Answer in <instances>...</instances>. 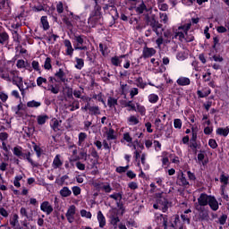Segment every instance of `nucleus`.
Instances as JSON below:
<instances>
[{
    "label": "nucleus",
    "mask_w": 229,
    "mask_h": 229,
    "mask_svg": "<svg viewBox=\"0 0 229 229\" xmlns=\"http://www.w3.org/2000/svg\"><path fill=\"white\" fill-rule=\"evenodd\" d=\"M40 105H42V103H40L38 101H35V100H31L27 103V106L29 108H38V106H40Z\"/></svg>",
    "instance_id": "nucleus-37"
},
{
    "label": "nucleus",
    "mask_w": 229,
    "mask_h": 229,
    "mask_svg": "<svg viewBox=\"0 0 229 229\" xmlns=\"http://www.w3.org/2000/svg\"><path fill=\"white\" fill-rule=\"evenodd\" d=\"M137 13H142L143 12H146V4L142 3L136 8Z\"/></svg>",
    "instance_id": "nucleus-50"
},
{
    "label": "nucleus",
    "mask_w": 229,
    "mask_h": 229,
    "mask_svg": "<svg viewBox=\"0 0 229 229\" xmlns=\"http://www.w3.org/2000/svg\"><path fill=\"white\" fill-rule=\"evenodd\" d=\"M55 76L59 80V81H62V83H65V81H67V79L65 78V72L64 70H62V68H60L58 72H55Z\"/></svg>",
    "instance_id": "nucleus-19"
},
{
    "label": "nucleus",
    "mask_w": 229,
    "mask_h": 229,
    "mask_svg": "<svg viewBox=\"0 0 229 229\" xmlns=\"http://www.w3.org/2000/svg\"><path fill=\"white\" fill-rule=\"evenodd\" d=\"M89 114L91 115H99V114H101V111L99 110V106H93L89 107Z\"/></svg>",
    "instance_id": "nucleus-35"
},
{
    "label": "nucleus",
    "mask_w": 229,
    "mask_h": 229,
    "mask_svg": "<svg viewBox=\"0 0 229 229\" xmlns=\"http://www.w3.org/2000/svg\"><path fill=\"white\" fill-rule=\"evenodd\" d=\"M75 62H76L75 69L81 71L82 67H85V62L83 61V59L80 57H76Z\"/></svg>",
    "instance_id": "nucleus-29"
},
{
    "label": "nucleus",
    "mask_w": 229,
    "mask_h": 229,
    "mask_svg": "<svg viewBox=\"0 0 229 229\" xmlns=\"http://www.w3.org/2000/svg\"><path fill=\"white\" fill-rule=\"evenodd\" d=\"M158 99H159V98H158V95H157V94L148 95L149 103H152V104L157 103Z\"/></svg>",
    "instance_id": "nucleus-41"
},
{
    "label": "nucleus",
    "mask_w": 229,
    "mask_h": 229,
    "mask_svg": "<svg viewBox=\"0 0 229 229\" xmlns=\"http://www.w3.org/2000/svg\"><path fill=\"white\" fill-rule=\"evenodd\" d=\"M64 46L66 47V55L68 56H72V54L74 53V48H72V44L71 43V40L65 39Z\"/></svg>",
    "instance_id": "nucleus-15"
},
{
    "label": "nucleus",
    "mask_w": 229,
    "mask_h": 229,
    "mask_svg": "<svg viewBox=\"0 0 229 229\" xmlns=\"http://www.w3.org/2000/svg\"><path fill=\"white\" fill-rule=\"evenodd\" d=\"M40 210L45 212L47 216H49L53 212V206L49 203V201H44L40 205Z\"/></svg>",
    "instance_id": "nucleus-7"
},
{
    "label": "nucleus",
    "mask_w": 229,
    "mask_h": 229,
    "mask_svg": "<svg viewBox=\"0 0 229 229\" xmlns=\"http://www.w3.org/2000/svg\"><path fill=\"white\" fill-rule=\"evenodd\" d=\"M208 146H210L212 149H216V148H217V142L216 140L210 139L208 141Z\"/></svg>",
    "instance_id": "nucleus-62"
},
{
    "label": "nucleus",
    "mask_w": 229,
    "mask_h": 229,
    "mask_svg": "<svg viewBox=\"0 0 229 229\" xmlns=\"http://www.w3.org/2000/svg\"><path fill=\"white\" fill-rule=\"evenodd\" d=\"M84 89H81V90L74 89L73 90V96L74 98H77L78 99H81V94H83Z\"/></svg>",
    "instance_id": "nucleus-48"
},
{
    "label": "nucleus",
    "mask_w": 229,
    "mask_h": 229,
    "mask_svg": "<svg viewBox=\"0 0 229 229\" xmlns=\"http://www.w3.org/2000/svg\"><path fill=\"white\" fill-rule=\"evenodd\" d=\"M17 223H19V215L14 214L10 220V224L12 226H16Z\"/></svg>",
    "instance_id": "nucleus-46"
},
{
    "label": "nucleus",
    "mask_w": 229,
    "mask_h": 229,
    "mask_svg": "<svg viewBox=\"0 0 229 229\" xmlns=\"http://www.w3.org/2000/svg\"><path fill=\"white\" fill-rule=\"evenodd\" d=\"M64 165V162H62V159H60V155L57 154L52 163V166L54 169H58L59 167H62Z\"/></svg>",
    "instance_id": "nucleus-17"
},
{
    "label": "nucleus",
    "mask_w": 229,
    "mask_h": 229,
    "mask_svg": "<svg viewBox=\"0 0 229 229\" xmlns=\"http://www.w3.org/2000/svg\"><path fill=\"white\" fill-rule=\"evenodd\" d=\"M41 24L45 31H47V30H49V21H47V16L41 17Z\"/></svg>",
    "instance_id": "nucleus-33"
},
{
    "label": "nucleus",
    "mask_w": 229,
    "mask_h": 229,
    "mask_svg": "<svg viewBox=\"0 0 229 229\" xmlns=\"http://www.w3.org/2000/svg\"><path fill=\"white\" fill-rule=\"evenodd\" d=\"M9 38H10V36H8V33L6 32L0 33V44H2V46H4V44L8 42Z\"/></svg>",
    "instance_id": "nucleus-30"
},
{
    "label": "nucleus",
    "mask_w": 229,
    "mask_h": 229,
    "mask_svg": "<svg viewBox=\"0 0 229 229\" xmlns=\"http://www.w3.org/2000/svg\"><path fill=\"white\" fill-rule=\"evenodd\" d=\"M229 134V128L225 127V128H217L216 129V135H220L222 137H228Z\"/></svg>",
    "instance_id": "nucleus-25"
},
{
    "label": "nucleus",
    "mask_w": 229,
    "mask_h": 229,
    "mask_svg": "<svg viewBox=\"0 0 229 229\" xmlns=\"http://www.w3.org/2000/svg\"><path fill=\"white\" fill-rule=\"evenodd\" d=\"M59 194L60 196H62V198H69V196L72 194V191H71V189H69V187L64 186L63 187V189L60 190Z\"/></svg>",
    "instance_id": "nucleus-23"
},
{
    "label": "nucleus",
    "mask_w": 229,
    "mask_h": 229,
    "mask_svg": "<svg viewBox=\"0 0 229 229\" xmlns=\"http://www.w3.org/2000/svg\"><path fill=\"white\" fill-rule=\"evenodd\" d=\"M97 219L99 223V227L105 228V226L106 225V218H105V215H103V212L101 211L98 212Z\"/></svg>",
    "instance_id": "nucleus-12"
},
{
    "label": "nucleus",
    "mask_w": 229,
    "mask_h": 229,
    "mask_svg": "<svg viewBox=\"0 0 229 229\" xmlns=\"http://www.w3.org/2000/svg\"><path fill=\"white\" fill-rule=\"evenodd\" d=\"M44 67L45 69H47V71H49V69H51L53 66L51 65V59L49 57L46 58L45 64H44Z\"/></svg>",
    "instance_id": "nucleus-49"
},
{
    "label": "nucleus",
    "mask_w": 229,
    "mask_h": 229,
    "mask_svg": "<svg viewBox=\"0 0 229 229\" xmlns=\"http://www.w3.org/2000/svg\"><path fill=\"white\" fill-rule=\"evenodd\" d=\"M176 83L180 87H187L191 85V79H189L188 77L182 76L177 79Z\"/></svg>",
    "instance_id": "nucleus-10"
},
{
    "label": "nucleus",
    "mask_w": 229,
    "mask_h": 229,
    "mask_svg": "<svg viewBox=\"0 0 229 229\" xmlns=\"http://www.w3.org/2000/svg\"><path fill=\"white\" fill-rule=\"evenodd\" d=\"M121 221L117 215H111L110 216V225L114 226V228H117V224Z\"/></svg>",
    "instance_id": "nucleus-28"
},
{
    "label": "nucleus",
    "mask_w": 229,
    "mask_h": 229,
    "mask_svg": "<svg viewBox=\"0 0 229 229\" xmlns=\"http://www.w3.org/2000/svg\"><path fill=\"white\" fill-rule=\"evenodd\" d=\"M86 139H87V133L80 132L79 133L78 146H83V142H85Z\"/></svg>",
    "instance_id": "nucleus-36"
},
{
    "label": "nucleus",
    "mask_w": 229,
    "mask_h": 229,
    "mask_svg": "<svg viewBox=\"0 0 229 229\" xmlns=\"http://www.w3.org/2000/svg\"><path fill=\"white\" fill-rule=\"evenodd\" d=\"M48 120H49V116H47V114H40V115H38L37 117L38 124H39L40 126H42L43 124H46V123Z\"/></svg>",
    "instance_id": "nucleus-24"
},
{
    "label": "nucleus",
    "mask_w": 229,
    "mask_h": 229,
    "mask_svg": "<svg viewBox=\"0 0 229 229\" xmlns=\"http://www.w3.org/2000/svg\"><path fill=\"white\" fill-rule=\"evenodd\" d=\"M196 210H198V212H199V219L204 220V219H207V217H208V212H207V210H205V208L196 206Z\"/></svg>",
    "instance_id": "nucleus-14"
},
{
    "label": "nucleus",
    "mask_w": 229,
    "mask_h": 229,
    "mask_svg": "<svg viewBox=\"0 0 229 229\" xmlns=\"http://www.w3.org/2000/svg\"><path fill=\"white\" fill-rule=\"evenodd\" d=\"M14 112L19 117H22V112H26V105L20 103L15 108Z\"/></svg>",
    "instance_id": "nucleus-18"
},
{
    "label": "nucleus",
    "mask_w": 229,
    "mask_h": 229,
    "mask_svg": "<svg viewBox=\"0 0 229 229\" xmlns=\"http://www.w3.org/2000/svg\"><path fill=\"white\" fill-rule=\"evenodd\" d=\"M141 164L142 165H144L145 171H147V169H149V165L146 163V154L141 155Z\"/></svg>",
    "instance_id": "nucleus-51"
},
{
    "label": "nucleus",
    "mask_w": 229,
    "mask_h": 229,
    "mask_svg": "<svg viewBox=\"0 0 229 229\" xmlns=\"http://www.w3.org/2000/svg\"><path fill=\"white\" fill-rule=\"evenodd\" d=\"M33 12H44V5L38 4L32 7Z\"/></svg>",
    "instance_id": "nucleus-61"
},
{
    "label": "nucleus",
    "mask_w": 229,
    "mask_h": 229,
    "mask_svg": "<svg viewBox=\"0 0 229 229\" xmlns=\"http://www.w3.org/2000/svg\"><path fill=\"white\" fill-rule=\"evenodd\" d=\"M65 216L68 223H74V216H76V206H70Z\"/></svg>",
    "instance_id": "nucleus-6"
},
{
    "label": "nucleus",
    "mask_w": 229,
    "mask_h": 229,
    "mask_svg": "<svg viewBox=\"0 0 229 229\" xmlns=\"http://www.w3.org/2000/svg\"><path fill=\"white\" fill-rule=\"evenodd\" d=\"M56 10L57 13H64V3L58 2V4H56Z\"/></svg>",
    "instance_id": "nucleus-59"
},
{
    "label": "nucleus",
    "mask_w": 229,
    "mask_h": 229,
    "mask_svg": "<svg viewBox=\"0 0 229 229\" xmlns=\"http://www.w3.org/2000/svg\"><path fill=\"white\" fill-rule=\"evenodd\" d=\"M101 17H103V14H101V6L95 4L94 10L91 12L89 18V22H98Z\"/></svg>",
    "instance_id": "nucleus-4"
},
{
    "label": "nucleus",
    "mask_w": 229,
    "mask_h": 229,
    "mask_svg": "<svg viewBox=\"0 0 229 229\" xmlns=\"http://www.w3.org/2000/svg\"><path fill=\"white\" fill-rule=\"evenodd\" d=\"M211 196H208L207 193H201L199 197L198 198V203L197 207H207L208 205V202L210 201Z\"/></svg>",
    "instance_id": "nucleus-5"
},
{
    "label": "nucleus",
    "mask_w": 229,
    "mask_h": 229,
    "mask_svg": "<svg viewBox=\"0 0 229 229\" xmlns=\"http://www.w3.org/2000/svg\"><path fill=\"white\" fill-rule=\"evenodd\" d=\"M107 106H109V108H114L117 106V98L109 97L107 98Z\"/></svg>",
    "instance_id": "nucleus-32"
},
{
    "label": "nucleus",
    "mask_w": 229,
    "mask_h": 229,
    "mask_svg": "<svg viewBox=\"0 0 229 229\" xmlns=\"http://www.w3.org/2000/svg\"><path fill=\"white\" fill-rule=\"evenodd\" d=\"M13 155H15V157H21V156L22 155V147L21 146L14 147L13 149Z\"/></svg>",
    "instance_id": "nucleus-38"
},
{
    "label": "nucleus",
    "mask_w": 229,
    "mask_h": 229,
    "mask_svg": "<svg viewBox=\"0 0 229 229\" xmlns=\"http://www.w3.org/2000/svg\"><path fill=\"white\" fill-rule=\"evenodd\" d=\"M114 129H109V131H106L107 140H115V135H114Z\"/></svg>",
    "instance_id": "nucleus-44"
},
{
    "label": "nucleus",
    "mask_w": 229,
    "mask_h": 229,
    "mask_svg": "<svg viewBox=\"0 0 229 229\" xmlns=\"http://www.w3.org/2000/svg\"><path fill=\"white\" fill-rule=\"evenodd\" d=\"M134 112H138L140 115H146V107L139 103L136 104V110Z\"/></svg>",
    "instance_id": "nucleus-31"
},
{
    "label": "nucleus",
    "mask_w": 229,
    "mask_h": 229,
    "mask_svg": "<svg viewBox=\"0 0 229 229\" xmlns=\"http://www.w3.org/2000/svg\"><path fill=\"white\" fill-rule=\"evenodd\" d=\"M127 123L129 126H136V124H139L140 121L139 120V117L131 114L127 118Z\"/></svg>",
    "instance_id": "nucleus-20"
},
{
    "label": "nucleus",
    "mask_w": 229,
    "mask_h": 229,
    "mask_svg": "<svg viewBox=\"0 0 229 229\" xmlns=\"http://www.w3.org/2000/svg\"><path fill=\"white\" fill-rule=\"evenodd\" d=\"M184 42H192V40H194L192 32H184Z\"/></svg>",
    "instance_id": "nucleus-40"
},
{
    "label": "nucleus",
    "mask_w": 229,
    "mask_h": 229,
    "mask_svg": "<svg viewBox=\"0 0 229 229\" xmlns=\"http://www.w3.org/2000/svg\"><path fill=\"white\" fill-rule=\"evenodd\" d=\"M20 214L21 217H25L26 219H28V221H33V216L28 215V210L26 209V208H21Z\"/></svg>",
    "instance_id": "nucleus-27"
},
{
    "label": "nucleus",
    "mask_w": 229,
    "mask_h": 229,
    "mask_svg": "<svg viewBox=\"0 0 229 229\" xmlns=\"http://www.w3.org/2000/svg\"><path fill=\"white\" fill-rule=\"evenodd\" d=\"M174 128H177L178 130H180L182 128V120L181 119H175L174 121Z\"/></svg>",
    "instance_id": "nucleus-60"
},
{
    "label": "nucleus",
    "mask_w": 229,
    "mask_h": 229,
    "mask_svg": "<svg viewBox=\"0 0 229 229\" xmlns=\"http://www.w3.org/2000/svg\"><path fill=\"white\" fill-rule=\"evenodd\" d=\"M139 94V89L137 88H132L130 91V97L131 98V99H133V98H135V96H137Z\"/></svg>",
    "instance_id": "nucleus-58"
},
{
    "label": "nucleus",
    "mask_w": 229,
    "mask_h": 229,
    "mask_svg": "<svg viewBox=\"0 0 229 229\" xmlns=\"http://www.w3.org/2000/svg\"><path fill=\"white\" fill-rule=\"evenodd\" d=\"M124 106L129 107L131 108V110H133V111L137 110L135 104H133L131 101L125 102Z\"/></svg>",
    "instance_id": "nucleus-57"
},
{
    "label": "nucleus",
    "mask_w": 229,
    "mask_h": 229,
    "mask_svg": "<svg viewBox=\"0 0 229 229\" xmlns=\"http://www.w3.org/2000/svg\"><path fill=\"white\" fill-rule=\"evenodd\" d=\"M228 180H229V175L226 174H222L220 175V182L221 183H224V185H228Z\"/></svg>",
    "instance_id": "nucleus-43"
},
{
    "label": "nucleus",
    "mask_w": 229,
    "mask_h": 229,
    "mask_svg": "<svg viewBox=\"0 0 229 229\" xmlns=\"http://www.w3.org/2000/svg\"><path fill=\"white\" fill-rule=\"evenodd\" d=\"M127 169H130V165L118 166L116 167V173H119L120 174H122V173H126Z\"/></svg>",
    "instance_id": "nucleus-52"
},
{
    "label": "nucleus",
    "mask_w": 229,
    "mask_h": 229,
    "mask_svg": "<svg viewBox=\"0 0 229 229\" xmlns=\"http://www.w3.org/2000/svg\"><path fill=\"white\" fill-rule=\"evenodd\" d=\"M21 157L24 160H28V163L32 165V167L38 166V165L36 164L35 162H33V159H31V152H28L27 154L22 152V155Z\"/></svg>",
    "instance_id": "nucleus-16"
},
{
    "label": "nucleus",
    "mask_w": 229,
    "mask_h": 229,
    "mask_svg": "<svg viewBox=\"0 0 229 229\" xmlns=\"http://www.w3.org/2000/svg\"><path fill=\"white\" fill-rule=\"evenodd\" d=\"M160 217L163 218L164 229H174V225L173 224H169V222H167V216L161 215Z\"/></svg>",
    "instance_id": "nucleus-26"
},
{
    "label": "nucleus",
    "mask_w": 229,
    "mask_h": 229,
    "mask_svg": "<svg viewBox=\"0 0 229 229\" xmlns=\"http://www.w3.org/2000/svg\"><path fill=\"white\" fill-rule=\"evenodd\" d=\"M109 198H111V199H114V201H121V199H123V193H113L109 195Z\"/></svg>",
    "instance_id": "nucleus-39"
},
{
    "label": "nucleus",
    "mask_w": 229,
    "mask_h": 229,
    "mask_svg": "<svg viewBox=\"0 0 229 229\" xmlns=\"http://www.w3.org/2000/svg\"><path fill=\"white\" fill-rule=\"evenodd\" d=\"M146 23L148 26L152 28V30L157 37H162V33H164V28H162V23H160L157 20V16L155 14H151L150 16L146 17Z\"/></svg>",
    "instance_id": "nucleus-1"
},
{
    "label": "nucleus",
    "mask_w": 229,
    "mask_h": 229,
    "mask_svg": "<svg viewBox=\"0 0 229 229\" xmlns=\"http://www.w3.org/2000/svg\"><path fill=\"white\" fill-rule=\"evenodd\" d=\"M72 191L75 196H80V194H81V188H80L79 186H73L72 188Z\"/></svg>",
    "instance_id": "nucleus-53"
},
{
    "label": "nucleus",
    "mask_w": 229,
    "mask_h": 229,
    "mask_svg": "<svg viewBox=\"0 0 229 229\" xmlns=\"http://www.w3.org/2000/svg\"><path fill=\"white\" fill-rule=\"evenodd\" d=\"M226 219H228V216L226 215H222L218 218V221H219L220 225H225L226 223Z\"/></svg>",
    "instance_id": "nucleus-64"
},
{
    "label": "nucleus",
    "mask_w": 229,
    "mask_h": 229,
    "mask_svg": "<svg viewBox=\"0 0 229 229\" xmlns=\"http://www.w3.org/2000/svg\"><path fill=\"white\" fill-rule=\"evenodd\" d=\"M159 19L161 20V22H163L164 24H167L169 21V17H167V13H160Z\"/></svg>",
    "instance_id": "nucleus-42"
},
{
    "label": "nucleus",
    "mask_w": 229,
    "mask_h": 229,
    "mask_svg": "<svg viewBox=\"0 0 229 229\" xmlns=\"http://www.w3.org/2000/svg\"><path fill=\"white\" fill-rule=\"evenodd\" d=\"M85 38L86 37L83 35H75L74 40L76 42V47H80L85 44Z\"/></svg>",
    "instance_id": "nucleus-21"
},
{
    "label": "nucleus",
    "mask_w": 229,
    "mask_h": 229,
    "mask_svg": "<svg viewBox=\"0 0 229 229\" xmlns=\"http://www.w3.org/2000/svg\"><path fill=\"white\" fill-rule=\"evenodd\" d=\"M0 77L4 80L5 81H12V77L10 73L8 72H4L0 75Z\"/></svg>",
    "instance_id": "nucleus-55"
},
{
    "label": "nucleus",
    "mask_w": 229,
    "mask_h": 229,
    "mask_svg": "<svg viewBox=\"0 0 229 229\" xmlns=\"http://www.w3.org/2000/svg\"><path fill=\"white\" fill-rule=\"evenodd\" d=\"M156 54H157V50H155V48L145 47L143 48L142 57L151 58V56L155 55Z\"/></svg>",
    "instance_id": "nucleus-8"
},
{
    "label": "nucleus",
    "mask_w": 229,
    "mask_h": 229,
    "mask_svg": "<svg viewBox=\"0 0 229 229\" xmlns=\"http://www.w3.org/2000/svg\"><path fill=\"white\" fill-rule=\"evenodd\" d=\"M137 87L140 89H145L146 83H144V81L142 80V77H139L136 79Z\"/></svg>",
    "instance_id": "nucleus-47"
},
{
    "label": "nucleus",
    "mask_w": 229,
    "mask_h": 229,
    "mask_svg": "<svg viewBox=\"0 0 229 229\" xmlns=\"http://www.w3.org/2000/svg\"><path fill=\"white\" fill-rule=\"evenodd\" d=\"M123 58H126V55L112 57L111 64L115 65V67H119V65H121V62H123Z\"/></svg>",
    "instance_id": "nucleus-22"
},
{
    "label": "nucleus",
    "mask_w": 229,
    "mask_h": 229,
    "mask_svg": "<svg viewBox=\"0 0 229 229\" xmlns=\"http://www.w3.org/2000/svg\"><path fill=\"white\" fill-rule=\"evenodd\" d=\"M76 167H77V169H79V171H85V164H83L80 161H78L76 163Z\"/></svg>",
    "instance_id": "nucleus-63"
},
{
    "label": "nucleus",
    "mask_w": 229,
    "mask_h": 229,
    "mask_svg": "<svg viewBox=\"0 0 229 229\" xmlns=\"http://www.w3.org/2000/svg\"><path fill=\"white\" fill-rule=\"evenodd\" d=\"M42 83H47V79L43 77H38L37 79V85L38 87H42Z\"/></svg>",
    "instance_id": "nucleus-54"
},
{
    "label": "nucleus",
    "mask_w": 229,
    "mask_h": 229,
    "mask_svg": "<svg viewBox=\"0 0 229 229\" xmlns=\"http://www.w3.org/2000/svg\"><path fill=\"white\" fill-rule=\"evenodd\" d=\"M10 76L13 85H16V87H18L19 90L21 92V96H24V84L22 81V77L19 76V72L11 71Z\"/></svg>",
    "instance_id": "nucleus-2"
},
{
    "label": "nucleus",
    "mask_w": 229,
    "mask_h": 229,
    "mask_svg": "<svg viewBox=\"0 0 229 229\" xmlns=\"http://www.w3.org/2000/svg\"><path fill=\"white\" fill-rule=\"evenodd\" d=\"M173 38H178L180 42H185V31H183V30H180L179 27L178 30L175 31Z\"/></svg>",
    "instance_id": "nucleus-13"
},
{
    "label": "nucleus",
    "mask_w": 229,
    "mask_h": 229,
    "mask_svg": "<svg viewBox=\"0 0 229 229\" xmlns=\"http://www.w3.org/2000/svg\"><path fill=\"white\" fill-rule=\"evenodd\" d=\"M123 140H125L126 142L131 143V142H133V138H131V136H130L129 132H126L123 134Z\"/></svg>",
    "instance_id": "nucleus-56"
},
{
    "label": "nucleus",
    "mask_w": 229,
    "mask_h": 229,
    "mask_svg": "<svg viewBox=\"0 0 229 229\" xmlns=\"http://www.w3.org/2000/svg\"><path fill=\"white\" fill-rule=\"evenodd\" d=\"M208 205H209L210 208L213 209L215 212L216 210H219V202H217V199H216V197H210L209 202H208Z\"/></svg>",
    "instance_id": "nucleus-11"
},
{
    "label": "nucleus",
    "mask_w": 229,
    "mask_h": 229,
    "mask_svg": "<svg viewBox=\"0 0 229 229\" xmlns=\"http://www.w3.org/2000/svg\"><path fill=\"white\" fill-rule=\"evenodd\" d=\"M99 189H101V191H105L106 193H110L113 191L112 186H110V183L108 182L102 183Z\"/></svg>",
    "instance_id": "nucleus-34"
},
{
    "label": "nucleus",
    "mask_w": 229,
    "mask_h": 229,
    "mask_svg": "<svg viewBox=\"0 0 229 229\" xmlns=\"http://www.w3.org/2000/svg\"><path fill=\"white\" fill-rule=\"evenodd\" d=\"M156 210H162V212H167L169 209V201L164 197L157 199V203L153 205Z\"/></svg>",
    "instance_id": "nucleus-3"
},
{
    "label": "nucleus",
    "mask_w": 229,
    "mask_h": 229,
    "mask_svg": "<svg viewBox=\"0 0 229 229\" xmlns=\"http://www.w3.org/2000/svg\"><path fill=\"white\" fill-rule=\"evenodd\" d=\"M81 217H86L87 219H92V213L85 209L81 210Z\"/></svg>",
    "instance_id": "nucleus-45"
},
{
    "label": "nucleus",
    "mask_w": 229,
    "mask_h": 229,
    "mask_svg": "<svg viewBox=\"0 0 229 229\" xmlns=\"http://www.w3.org/2000/svg\"><path fill=\"white\" fill-rule=\"evenodd\" d=\"M177 184L181 187H189V181H187V177L183 173L178 174Z\"/></svg>",
    "instance_id": "nucleus-9"
}]
</instances>
